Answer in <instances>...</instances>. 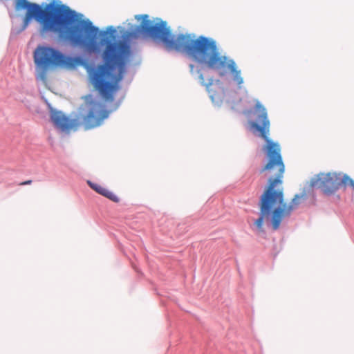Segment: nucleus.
Segmentation results:
<instances>
[{"instance_id":"5","label":"nucleus","mask_w":354,"mask_h":354,"mask_svg":"<svg viewBox=\"0 0 354 354\" xmlns=\"http://www.w3.org/2000/svg\"><path fill=\"white\" fill-rule=\"evenodd\" d=\"M141 27L145 33L154 41L162 42L167 50L185 53L194 60L207 39L203 36L195 39V35L192 34L172 35L167 22L163 21L153 25L149 21H144Z\"/></svg>"},{"instance_id":"13","label":"nucleus","mask_w":354,"mask_h":354,"mask_svg":"<svg viewBox=\"0 0 354 354\" xmlns=\"http://www.w3.org/2000/svg\"><path fill=\"white\" fill-rule=\"evenodd\" d=\"M189 68H190V71L192 73H193V71H194V66L193 64H190L189 65Z\"/></svg>"},{"instance_id":"3","label":"nucleus","mask_w":354,"mask_h":354,"mask_svg":"<svg viewBox=\"0 0 354 354\" xmlns=\"http://www.w3.org/2000/svg\"><path fill=\"white\" fill-rule=\"evenodd\" d=\"M130 53L129 46L124 41L108 43L103 53L105 63L88 71L91 84L105 100L113 101L114 94L119 90V83L125 73Z\"/></svg>"},{"instance_id":"6","label":"nucleus","mask_w":354,"mask_h":354,"mask_svg":"<svg viewBox=\"0 0 354 354\" xmlns=\"http://www.w3.org/2000/svg\"><path fill=\"white\" fill-rule=\"evenodd\" d=\"M195 61L205 65L209 68L218 71L221 76H224L228 69L233 75V80L239 86L243 83L241 71L237 69L235 62L226 56L221 55L215 41L212 39H206L205 45L201 49Z\"/></svg>"},{"instance_id":"10","label":"nucleus","mask_w":354,"mask_h":354,"mask_svg":"<svg viewBox=\"0 0 354 354\" xmlns=\"http://www.w3.org/2000/svg\"><path fill=\"white\" fill-rule=\"evenodd\" d=\"M338 174H339V178L341 181L340 185H343L345 187L350 186L354 189V180L346 174H342L340 173Z\"/></svg>"},{"instance_id":"4","label":"nucleus","mask_w":354,"mask_h":354,"mask_svg":"<svg viewBox=\"0 0 354 354\" xmlns=\"http://www.w3.org/2000/svg\"><path fill=\"white\" fill-rule=\"evenodd\" d=\"M82 99L84 104L73 117L66 116L61 111H51V120L57 129L67 133L81 127L87 131L100 127L108 118L109 111L91 95H85Z\"/></svg>"},{"instance_id":"8","label":"nucleus","mask_w":354,"mask_h":354,"mask_svg":"<svg viewBox=\"0 0 354 354\" xmlns=\"http://www.w3.org/2000/svg\"><path fill=\"white\" fill-rule=\"evenodd\" d=\"M340 182L338 173H320L310 179L309 185L310 187L319 189L324 194L329 195L339 189Z\"/></svg>"},{"instance_id":"7","label":"nucleus","mask_w":354,"mask_h":354,"mask_svg":"<svg viewBox=\"0 0 354 354\" xmlns=\"http://www.w3.org/2000/svg\"><path fill=\"white\" fill-rule=\"evenodd\" d=\"M33 59L36 67L37 80L46 83L48 71L57 67L72 68L75 60L66 56L59 50L45 46H38L33 53Z\"/></svg>"},{"instance_id":"14","label":"nucleus","mask_w":354,"mask_h":354,"mask_svg":"<svg viewBox=\"0 0 354 354\" xmlns=\"http://www.w3.org/2000/svg\"><path fill=\"white\" fill-rule=\"evenodd\" d=\"M147 17H148V16H147V15H143V18H144V19H147Z\"/></svg>"},{"instance_id":"1","label":"nucleus","mask_w":354,"mask_h":354,"mask_svg":"<svg viewBox=\"0 0 354 354\" xmlns=\"http://www.w3.org/2000/svg\"><path fill=\"white\" fill-rule=\"evenodd\" d=\"M254 112L257 114V122H252L251 126L259 132L260 136L266 142L263 150L267 161L260 171L266 172L269 176L268 185L259 203V217L255 221L254 225L260 232H263V221L267 219L270 220L272 230H277L282 221L290 217L292 212L306 200V194L303 192L295 195L289 203L285 201L283 187L285 165L280 145L268 137L270 121L266 109L259 101L256 103Z\"/></svg>"},{"instance_id":"12","label":"nucleus","mask_w":354,"mask_h":354,"mask_svg":"<svg viewBox=\"0 0 354 354\" xmlns=\"http://www.w3.org/2000/svg\"><path fill=\"white\" fill-rule=\"evenodd\" d=\"M32 183V180H26V181H24V182H21L19 183V185H30Z\"/></svg>"},{"instance_id":"2","label":"nucleus","mask_w":354,"mask_h":354,"mask_svg":"<svg viewBox=\"0 0 354 354\" xmlns=\"http://www.w3.org/2000/svg\"><path fill=\"white\" fill-rule=\"evenodd\" d=\"M15 9H26L23 19V30L32 19L39 24V33L45 37L50 34L57 35L62 41H68L82 47L89 53H98L97 41L99 28L88 19L77 20V13L59 1L53 0L44 7L27 0H15Z\"/></svg>"},{"instance_id":"11","label":"nucleus","mask_w":354,"mask_h":354,"mask_svg":"<svg viewBox=\"0 0 354 354\" xmlns=\"http://www.w3.org/2000/svg\"><path fill=\"white\" fill-rule=\"evenodd\" d=\"M199 79L201 80V83L205 86L206 89L209 91V88L214 83V79L212 77L209 78L208 80V82L206 83L205 82V79L203 74H201L199 75Z\"/></svg>"},{"instance_id":"9","label":"nucleus","mask_w":354,"mask_h":354,"mask_svg":"<svg viewBox=\"0 0 354 354\" xmlns=\"http://www.w3.org/2000/svg\"><path fill=\"white\" fill-rule=\"evenodd\" d=\"M88 184L90 186V187L95 190L97 193L101 194L102 196L109 198V200L115 203L119 202V198L114 193H113L108 189L102 187L99 184L94 183L91 181H88Z\"/></svg>"}]
</instances>
